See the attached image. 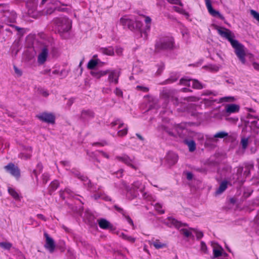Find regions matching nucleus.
Returning <instances> with one entry per match:
<instances>
[{
  "label": "nucleus",
  "instance_id": "obj_1",
  "mask_svg": "<svg viewBox=\"0 0 259 259\" xmlns=\"http://www.w3.org/2000/svg\"><path fill=\"white\" fill-rule=\"evenodd\" d=\"M157 49H174L177 47L174 38L170 35L159 36L155 41Z\"/></svg>",
  "mask_w": 259,
  "mask_h": 259
},
{
  "label": "nucleus",
  "instance_id": "obj_2",
  "mask_svg": "<svg viewBox=\"0 0 259 259\" xmlns=\"http://www.w3.org/2000/svg\"><path fill=\"white\" fill-rule=\"evenodd\" d=\"M54 23L55 29L60 34L68 32L71 28V21L66 17L57 18Z\"/></svg>",
  "mask_w": 259,
  "mask_h": 259
},
{
  "label": "nucleus",
  "instance_id": "obj_3",
  "mask_svg": "<svg viewBox=\"0 0 259 259\" xmlns=\"http://www.w3.org/2000/svg\"><path fill=\"white\" fill-rule=\"evenodd\" d=\"M27 49H48L51 46L50 41L46 40L37 41L35 40L33 36L28 35L26 39Z\"/></svg>",
  "mask_w": 259,
  "mask_h": 259
},
{
  "label": "nucleus",
  "instance_id": "obj_4",
  "mask_svg": "<svg viewBox=\"0 0 259 259\" xmlns=\"http://www.w3.org/2000/svg\"><path fill=\"white\" fill-rule=\"evenodd\" d=\"M115 159L118 161L123 162L127 166H130L135 170L138 169V167L134 164V159L130 158L127 155L123 154L121 156H116Z\"/></svg>",
  "mask_w": 259,
  "mask_h": 259
},
{
  "label": "nucleus",
  "instance_id": "obj_5",
  "mask_svg": "<svg viewBox=\"0 0 259 259\" xmlns=\"http://www.w3.org/2000/svg\"><path fill=\"white\" fill-rule=\"evenodd\" d=\"M5 169L9 172L11 175L19 179L20 177V170L18 166L12 162L8 163L4 167Z\"/></svg>",
  "mask_w": 259,
  "mask_h": 259
},
{
  "label": "nucleus",
  "instance_id": "obj_6",
  "mask_svg": "<svg viewBox=\"0 0 259 259\" xmlns=\"http://www.w3.org/2000/svg\"><path fill=\"white\" fill-rule=\"evenodd\" d=\"M36 117L41 121L51 124H54L55 122V116L52 113L42 112Z\"/></svg>",
  "mask_w": 259,
  "mask_h": 259
},
{
  "label": "nucleus",
  "instance_id": "obj_7",
  "mask_svg": "<svg viewBox=\"0 0 259 259\" xmlns=\"http://www.w3.org/2000/svg\"><path fill=\"white\" fill-rule=\"evenodd\" d=\"M44 236L46 238V243L44 245L45 248L48 250L50 253L54 252L56 247L54 239L46 232L44 233Z\"/></svg>",
  "mask_w": 259,
  "mask_h": 259
},
{
  "label": "nucleus",
  "instance_id": "obj_8",
  "mask_svg": "<svg viewBox=\"0 0 259 259\" xmlns=\"http://www.w3.org/2000/svg\"><path fill=\"white\" fill-rule=\"evenodd\" d=\"M205 5L209 13L213 17H217L224 20L225 17L218 11L213 9L210 0H205Z\"/></svg>",
  "mask_w": 259,
  "mask_h": 259
},
{
  "label": "nucleus",
  "instance_id": "obj_9",
  "mask_svg": "<svg viewBox=\"0 0 259 259\" xmlns=\"http://www.w3.org/2000/svg\"><path fill=\"white\" fill-rule=\"evenodd\" d=\"M108 81L110 84H117L118 83L119 73L115 70H109Z\"/></svg>",
  "mask_w": 259,
  "mask_h": 259
},
{
  "label": "nucleus",
  "instance_id": "obj_10",
  "mask_svg": "<svg viewBox=\"0 0 259 259\" xmlns=\"http://www.w3.org/2000/svg\"><path fill=\"white\" fill-rule=\"evenodd\" d=\"M240 106L235 104H227L225 106V112L227 115L239 112Z\"/></svg>",
  "mask_w": 259,
  "mask_h": 259
},
{
  "label": "nucleus",
  "instance_id": "obj_11",
  "mask_svg": "<svg viewBox=\"0 0 259 259\" xmlns=\"http://www.w3.org/2000/svg\"><path fill=\"white\" fill-rule=\"evenodd\" d=\"M98 223L99 227L104 230L110 229L112 230L113 226L108 221L105 219H98Z\"/></svg>",
  "mask_w": 259,
  "mask_h": 259
},
{
  "label": "nucleus",
  "instance_id": "obj_12",
  "mask_svg": "<svg viewBox=\"0 0 259 259\" xmlns=\"http://www.w3.org/2000/svg\"><path fill=\"white\" fill-rule=\"evenodd\" d=\"M134 20L128 16H125L120 19V23L124 27L127 26L128 28L132 29L133 26Z\"/></svg>",
  "mask_w": 259,
  "mask_h": 259
},
{
  "label": "nucleus",
  "instance_id": "obj_13",
  "mask_svg": "<svg viewBox=\"0 0 259 259\" xmlns=\"http://www.w3.org/2000/svg\"><path fill=\"white\" fill-rule=\"evenodd\" d=\"M216 29L220 35L227 39L232 35L231 31L227 28L217 26Z\"/></svg>",
  "mask_w": 259,
  "mask_h": 259
},
{
  "label": "nucleus",
  "instance_id": "obj_14",
  "mask_svg": "<svg viewBox=\"0 0 259 259\" xmlns=\"http://www.w3.org/2000/svg\"><path fill=\"white\" fill-rule=\"evenodd\" d=\"M109 72V70H93L91 71L90 73L91 75L96 78V79H100L103 76H104L106 75Z\"/></svg>",
  "mask_w": 259,
  "mask_h": 259
},
{
  "label": "nucleus",
  "instance_id": "obj_15",
  "mask_svg": "<svg viewBox=\"0 0 259 259\" xmlns=\"http://www.w3.org/2000/svg\"><path fill=\"white\" fill-rule=\"evenodd\" d=\"M95 114L91 110H83L81 112L80 118L83 120L93 118L94 117Z\"/></svg>",
  "mask_w": 259,
  "mask_h": 259
},
{
  "label": "nucleus",
  "instance_id": "obj_16",
  "mask_svg": "<svg viewBox=\"0 0 259 259\" xmlns=\"http://www.w3.org/2000/svg\"><path fill=\"white\" fill-rule=\"evenodd\" d=\"M42 50V52L38 55L37 57V62L40 65L43 64L46 62L48 56V50Z\"/></svg>",
  "mask_w": 259,
  "mask_h": 259
},
{
  "label": "nucleus",
  "instance_id": "obj_17",
  "mask_svg": "<svg viewBox=\"0 0 259 259\" xmlns=\"http://www.w3.org/2000/svg\"><path fill=\"white\" fill-rule=\"evenodd\" d=\"M167 160L170 164H175L178 160V156L175 153L169 152L167 155Z\"/></svg>",
  "mask_w": 259,
  "mask_h": 259
},
{
  "label": "nucleus",
  "instance_id": "obj_18",
  "mask_svg": "<svg viewBox=\"0 0 259 259\" xmlns=\"http://www.w3.org/2000/svg\"><path fill=\"white\" fill-rule=\"evenodd\" d=\"M152 244L157 249H159L167 247V245L166 243L162 242L159 239H155L153 241Z\"/></svg>",
  "mask_w": 259,
  "mask_h": 259
},
{
  "label": "nucleus",
  "instance_id": "obj_19",
  "mask_svg": "<svg viewBox=\"0 0 259 259\" xmlns=\"http://www.w3.org/2000/svg\"><path fill=\"white\" fill-rule=\"evenodd\" d=\"M235 54L242 64L245 63L244 50H235Z\"/></svg>",
  "mask_w": 259,
  "mask_h": 259
},
{
  "label": "nucleus",
  "instance_id": "obj_20",
  "mask_svg": "<svg viewBox=\"0 0 259 259\" xmlns=\"http://www.w3.org/2000/svg\"><path fill=\"white\" fill-rule=\"evenodd\" d=\"M234 36L232 35L228 40L231 43L234 49H242V47L239 42L233 38Z\"/></svg>",
  "mask_w": 259,
  "mask_h": 259
},
{
  "label": "nucleus",
  "instance_id": "obj_21",
  "mask_svg": "<svg viewBox=\"0 0 259 259\" xmlns=\"http://www.w3.org/2000/svg\"><path fill=\"white\" fill-rule=\"evenodd\" d=\"M162 96L165 99L170 100L171 98H174V92L170 90H163L162 93Z\"/></svg>",
  "mask_w": 259,
  "mask_h": 259
},
{
  "label": "nucleus",
  "instance_id": "obj_22",
  "mask_svg": "<svg viewBox=\"0 0 259 259\" xmlns=\"http://www.w3.org/2000/svg\"><path fill=\"white\" fill-rule=\"evenodd\" d=\"M59 185L60 184L58 180H54L52 181L49 186V192L51 193L55 191L59 187Z\"/></svg>",
  "mask_w": 259,
  "mask_h": 259
},
{
  "label": "nucleus",
  "instance_id": "obj_23",
  "mask_svg": "<svg viewBox=\"0 0 259 259\" xmlns=\"http://www.w3.org/2000/svg\"><path fill=\"white\" fill-rule=\"evenodd\" d=\"M228 182L226 181L222 182L216 191V194H220L223 193L227 188Z\"/></svg>",
  "mask_w": 259,
  "mask_h": 259
},
{
  "label": "nucleus",
  "instance_id": "obj_24",
  "mask_svg": "<svg viewBox=\"0 0 259 259\" xmlns=\"http://www.w3.org/2000/svg\"><path fill=\"white\" fill-rule=\"evenodd\" d=\"M192 88L196 90H201L204 88L203 85L197 79H192Z\"/></svg>",
  "mask_w": 259,
  "mask_h": 259
},
{
  "label": "nucleus",
  "instance_id": "obj_25",
  "mask_svg": "<svg viewBox=\"0 0 259 259\" xmlns=\"http://www.w3.org/2000/svg\"><path fill=\"white\" fill-rule=\"evenodd\" d=\"M223 249L221 246L214 247L213 249V255L214 258L218 257L222 255Z\"/></svg>",
  "mask_w": 259,
  "mask_h": 259
},
{
  "label": "nucleus",
  "instance_id": "obj_26",
  "mask_svg": "<svg viewBox=\"0 0 259 259\" xmlns=\"http://www.w3.org/2000/svg\"><path fill=\"white\" fill-rule=\"evenodd\" d=\"M8 192L9 194L13 197L14 199L16 200L20 199V197L19 194L16 191V190L12 188L9 187L8 188Z\"/></svg>",
  "mask_w": 259,
  "mask_h": 259
},
{
  "label": "nucleus",
  "instance_id": "obj_27",
  "mask_svg": "<svg viewBox=\"0 0 259 259\" xmlns=\"http://www.w3.org/2000/svg\"><path fill=\"white\" fill-rule=\"evenodd\" d=\"M120 236L124 240L130 242V243H134L135 241H136V238L131 236H128L123 233H122L120 235Z\"/></svg>",
  "mask_w": 259,
  "mask_h": 259
},
{
  "label": "nucleus",
  "instance_id": "obj_28",
  "mask_svg": "<svg viewBox=\"0 0 259 259\" xmlns=\"http://www.w3.org/2000/svg\"><path fill=\"white\" fill-rule=\"evenodd\" d=\"M185 143L188 145L190 152H193L195 150L196 144L193 140L186 141Z\"/></svg>",
  "mask_w": 259,
  "mask_h": 259
},
{
  "label": "nucleus",
  "instance_id": "obj_29",
  "mask_svg": "<svg viewBox=\"0 0 259 259\" xmlns=\"http://www.w3.org/2000/svg\"><path fill=\"white\" fill-rule=\"evenodd\" d=\"M98 64V61L95 59H91L88 63L87 67L89 69H94Z\"/></svg>",
  "mask_w": 259,
  "mask_h": 259
},
{
  "label": "nucleus",
  "instance_id": "obj_30",
  "mask_svg": "<svg viewBox=\"0 0 259 259\" xmlns=\"http://www.w3.org/2000/svg\"><path fill=\"white\" fill-rule=\"evenodd\" d=\"M167 220L171 224L176 227H180L181 226V223L172 217H168Z\"/></svg>",
  "mask_w": 259,
  "mask_h": 259
},
{
  "label": "nucleus",
  "instance_id": "obj_31",
  "mask_svg": "<svg viewBox=\"0 0 259 259\" xmlns=\"http://www.w3.org/2000/svg\"><path fill=\"white\" fill-rule=\"evenodd\" d=\"M128 132V127L127 125L122 130H119L117 133V136L119 137H123L125 136Z\"/></svg>",
  "mask_w": 259,
  "mask_h": 259
},
{
  "label": "nucleus",
  "instance_id": "obj_32",
  "mask_svg": "<svg viewBox=\"0 0 259 259\" xmlns=\"http://www.w3.org/2000/svg\"><path fill=\"white\" fill-rule=\"evenodd\" d=\"M190 81H192V79H188L187 78H182L180 80L179 84L180 85L190 87Z\"/></svg>",
  "mask_w": 259,
  "mask_h": 259
},
{
  "label": "nucleus",
  "instance_id": "obj_33",
  "mask_svg": "<svg viewBox=\"0 0 259 259\" xmlns=\"http://www.w3.org/2000/svg\"><path fill=\"white\" fill-rule=\"evenodd\" d=\"M141 17L144 18V21L146 25V27L148 29L150 28L151 23V19L149 16H145L143 15H141Z\"/></svg>",
  "mask_w": 259,
  "mask_h": 259
},
{
  "label": "nucleus",
  "instance_id": "obj_34",
  "mask_svg": "<svg viewBox=\"0 0 259 259\" xmlns=\"http://www.w3.org/2000/svg\"><path fill=\"white\" fill-rule=\"evenodd\" d=\"M0 246L4 249L10 250L12 247V244L8 242H0Z\"/></svg>",
  "mask_w": 259,
  "mask_h": 259
},
{
  "label": "nucleus",
  "instance_id": "obj_35",
  "mask_svg": "<svg viewBox=\"0 0 259 259\" xmlns=\"http://www.w3.org/2000/svg\"><path fill=\"white\" fill-rule=\"evenodd\" d=\"M156 211L159 214H163L164 210L162 209V206L161 204L157 203L154 205Z\"/></svg>",
  "mask_w": 259,
  "mask_h": 259
},
{
  "label": "nucleus",
  "instance_id": "obj_36",
  "mask_svg": "<svg viewBox=\"0 0 259 259\" xmlns=\"http://www.w3.org/2000/svg\"><path fill=\"white\" fill-rule=\"evenodd\" d=\"M173 9L177 12H178L181 14L188 16V13L181 7L174 6V7H173Z\"/></svg>",
  "mask_w": 259,
  "mask_h": 259
},
{
  "label": "nucleus",
  "instance_id": "obj_37",
  "mask_svg": "<svg viewBox=\"0 0 259 259\" xmlns=\"http://www.w3.org/2000/svg\"><path fill=\"white\" fill-rule=\"evenodd\" d=\"M228 136V134L225 132H220L216 133L214 135V137L216 138H224Z\"/></svg>",
  "mask_w": 259,
  "mask_h": 259
},
{
  "label": "nucleus",
  "instance_id": "obj_38",
  "mask_svg": "<svg viewBox=\"0 0 259 259\" xmlns=\"http://www.w3.org/2000/svg\"><path fill=\"white\" fill-rule=\"evenodd\" d=\"M31 157V153H25L24 152L20 153L18 155V157L19 158H21L22 159H28L30 158Z\"/></svg>",
  "mask_w": 259,
  "mask_h": 259
},
{
  "label": "nucleus",
  "instance_id": "obj_39",
  "mask_svg": "<svg viewBox=\"0 0 259 259\" xmlns=\"http://www.w3.org/2000/svg\"><path fill=\"white\" fill-rule=\"evenodd\" d=\"M250 13L252 17L259 23V13L253 10H250Z\"/></svg>",
  "mask_w": 259,
  "mask_h": 259
},
{
  "label": "nucleus",
  "instance_id": "obj_40",
  "mask_svg": "<svg viewBox=\"0 0 259 259\" xmlns=\"http://www.w3.org/2000/svg\"><path fill=\"white\" fill-rule=\"evenodd\" d=\"M199 98L195 96H189L184 98V100L187 102H197L198 101Z\"/></svg>",
  "mask_w": 259,
  "mask_h": 259
},
{
  "label": "nucleus",
  "instance_id": "obj_41",
  "mask_svg": "<svg viewBox=\"0 0 259 259\" xmlns=\"http://www.w3.org/2000/svg\"><path fill=\"white\" fill-rule=\"evenodd\" d=\"M41 178L42 183L45 185L50 180V175L48 173L45 172L42 174Z\"/></svg>",
  "mask_w": 259,
  "mask_h": 259
},
{
  "label": "nucleus",
  "instance_id": "obj_42",
  "mask_svg": "<svg viewBox=\"0 0 259 259\" xmlns=\"http://www.w3.org/2000/svg\"><path fill=\"white\" fill-rule=\"evenodd\" d=\"M248 143V140L247 138H242L241 140V144L242 148L243 150L246 149Z\"/></svg>",
  "mask_w": 259,
  "mask_h": 259
},
{
  "label": "nucleus",
  "instance_id": "obj_43",
  "mask_svg": "<svg viewBox=\"0 0 259 259\" xmlns=\"http://www.w3.org/2000/svg\"><path fill=\"white\" fill-rule=\"evenodd\" d=\"M181 232L186 237H189L192 235V233L187 229H182Z\"/></svg>",
  "mask_w": 259,
  "mask_h": 259
},
{
  "label": "nucleus",
  "instance_id": "obj_44",
  "mask_svg": "<svg viewBox=\"0 0 259 259\" xmlns=\"http://www.w3.org/2000/svg\"><path fill=\"white\" fill-rule=\"evenodd\" d=\"M113 207L117 211L122 214L123 216L125 215V211L122 208L117 205H114Z\"/></svg>",
  "mask_w": 259,
  "mask_h": 259
},
{
  "label": "nucleus",
  "instance_id": "obj_45",
  "mask_svg": "<svg viewBox=\"0 0 259 259\" xmlns=\"http://www.w3.org/2000/svg\"><path fill=\"white\" fill-rule=\"evenodd\" d=\"M234 100V98L233 97H225L221 98L220 101L221 102H231Z\"/></svg>",
  "mask_w": 259,
  "mask_h": 259
},
{
  "label": "nucleus",
  "instance_id": "obj_46",
  "mask_svg": "<svg viewBox=\"0 0 259 259\" xmlns=\"http://www.w3.org/2000/svg\"><path fill=\"white\" fill-rule=\"evenodd\" d=\"M201 250L205 253H207V247L204 242L201 241L200 243Z\"/></svg>",
  "mask_w": 259,
  "mask_h": 259
},
{
  "label": "nucleus",
  "instance_id": "obj_47",
  "mask_svg": "<svg viewBox=\"0 0 259 259\" xmlns=\"http://www.w3.org/2000/svg\"><path fill=\"white\" fill-rule=\"evenodd\" d=\"M136 89L139 91H141L144 93H147L149 91V88L147 87L141 86V85H137L136 87Z\"/></svg>",
  "mask_w": 259,
  "mask_h": 259
},
{
  "label": "nucleus",
  "instance_id": "obj_48",
  "mask_svg": "<svg viewBox=\"0 0 259 259\" xmlns=\"http://www.w3.org/2000/svg\"><path fill=\"white\" fill-rule=\"evenodd\" d=\"M114 93L117 96L122 97L123 92L120 89L116 88L114 91Z\"/></svg>",
  "mask_w": 259,
  "mask_h": 259
},
{
  "label": "nucleus",
  "instance_id": "obj_49",
  "mask_svg": "<svg viewBox=\"0 0 259 259\" xmlns=\"http://www.w3.org/2000/svg\"><path fill=\"white\" fill-rule=\"evenodd\" d=\"M76 177L82 181L86 182L88 180V178L86 176L81 175L80 174H76Z\"/></svg>",
  "mask_w": 259,
  "mask_h": 259
},
{
  "label": "nucleus",
  "instance_id": "obj_50",
  "mask_svg": "<svg viewBox=\"0 0 259 259\" xmlns=\"http://www.w3.org/2000/svg\"><path fill=\"white\" fill-rule=\"evenodd\" d=\"M178 78L176 77H170L164 81V84H168L174 82L177 80Z\"/></svg>",
  "mask_w": 259,
  "mask_h": 259
},
{
  "label": "nucleus",
  "instance_id": "obj_51",
  "mask_svg": "<svg viewBox=\"0 0 259 259\" xmlns=\"http://www.w3.org/2000/svg\"><path fill=\"white\" fill-rule=\"evenodd\" d=\"M103 53L109 56H113L114 54V50H102Z\"/></svg>",
  "mask_w": 259,
  "mask_h": 259
},
{
  "label": "nucleus",
  "instance_id": "obj_52",
  "mask_svg": "<svg viewBox=\"0 0 259 259\" xmlns=\"http://www.w3.org/2000/svg\"><path fill=\"white\" fill-rule=\"evenodd\" d=\"M124 217H125L126 221L128 223V224H130L133 227V228L134 229L135 225H134V222H133V220H132V219L130 217L129 215H125Z\"/></svg>",
  "mask_w": 259,
  "mask_h": 259
},
{
  "label": "nucleus",
  "instance_id": "obj_53",
  "mask_svg": "<svg viewBox=\"0 0 259 259\" xmlns=\"http://www.w3.org/2000/svg\"><path fill=\"white\" fill-rule=\"evenodd\" d=\"M107 145V143L106 141H103L102 142H95L92 144L93 146H98L103 147Z\"/></svg>",
  "mask_w": 259,
  "mask_h": 259
},
{
  "label": "nucleus",
  "instance_id": "obj_54",
  "mask_svg": "<svg viewBox=\"0 0 259 259\" xmlns=\"http://www.w3.org/2000/svg\"><path fill=\"white\" fill-rule=\"evenodd\" d=\"M167 2L172 4L179 5L181 6H183V4L181 3L180 0H167Z\"/></svg>",
  "mask_w": 259,
  "mask_h": 259
},
{
  "label": "nucleus",
  "instance_id": "obj_55",
  "mask_svg": "<svg viewBox=\"0 0 259 259\" xmlns=\"http://www.w3.org/2000/svg\"><path fill=\"white\" fill-rule=\"evenodd\" d=\"M64 193H66L68 194H69V195L71 196H73V195H74V192L69 188H66L64 191H63Z\"/></svg>",
  "mask_w": 259,
  "mask_h": 259
},
{
  "label": "nucleus",
  "instance_id": "obj_56",
  "mask_svg": "<svg viewBox=\"0 0 259 259\" xmlns=\"http://www.w3.org/2000/svg\"><path fill=\"white\" fill-rule=\"evenodd\" d=\"M196 236L197 239H200L203 236V233L202 232L200 231H196Z\"/></svg>",
  "mask_w": 259,
  "mask_h": 259
},
{
  "label": "nucleus",
  "instance_id": "obj_57",
  "mask_svg": "<svg viewBox=\"0 0 259 259\" xmlns=\"http://www.w3.org/2000/svg\"><path fill=\"white\" fill-rule=\"evenodd\" d=\"M14 69L16 74L19 76H21L22 74V71L19 69L16 66H14Z\"/></svg>",
  "mask_w": 259,
  "mask_h": 259
},
{
  "label": "nucleus",
  "instance_id": "obj_58",
  "mask_svg": "<svg viewBox=\"0 0 259 259\" xmlns=\"http://www.w3.org/2000/svg\"><path fill=\"white\" fill-rule=\"evenodd\" d=\"M119 121H120V119H116V120H115L114 121H112L110 123L111 126L112 127H114L115 125H117L119 123Z\"/></svg>",
  "mask_w": 259,
  "mask_h": 259
},
{
  "label": "nucleus",
  "instance_id": "obj_59",
  "mask_svg": "<svg viewBox=\"0 0 259 259\" xmlns=\"http://www.w3.org/2000/svg\"><path fill=\"white\" fill-rule=\"evenodd\" d=\"M111 92V90L110 88H103L102 89V92L104 94H109Z\"/></svg>",
  "mask_w": 259,
  "mask_h": 259
},
{
  "label": "nucleus",
  "instance_id": "obj_60",
  "mask_svg": "<svg viewBox=\"0 0 259 259\" xmlns=\"http://www.w3.org/2000/svg\"><path fill=\"white\" fill-rule=\"evenodd\" d=\"M36 217L38 219H40L44 221H47V219L46 218V217L42 214H37L36 215Z\"/></svg>",
  "mask_w": 259,
  "mask_h": 259
},
{
  "label": "nucleus",
  "instance_id": "obj_61",
  "mask_svg": "<svg viewBox=\"0 0 259 259\" xmlns=\"http://www.w3.org/2000/svg\"><path fill=\"white\" fill-rule=\"evenodd\" d=\"M187 179L188 180H191L193 179V175L191 172H187L186 174Z\"/></svg>",
  "mask_w": 259,
  "mask_h": 259
},
{
  "label": "nucleus",
  "instance_id": "obj_62",
  "mask_svg": "<svg viewBox=\"0 0 259 259\" xmlns=\"http://www.w3.org/2000/svg\"><path fill=\"white\" fill-rule=\"evenodd\" d=\"M37 168L39 170V173H40L42 171V168H43V166H42V164L41 163H38L37 164Z\"/></svg>",
  "mask_w": 259,
  "mask_h": 259
},
{
  "label": "nucleus",
  "instance_id": "obj_63",
  "mask_svg": "<svg viewBox=\"0 0 259 259\" xmlns=\"http://www.w3.org/2000/svg\"><path fill=\"white\" fill-rule=\"evenodd\" d=\"M172 102H174V104L176 105V106H177L178 105V99L177 97H174V98H171L170 99Z\"/></svg>",
  "mask_w": 259,
  "mask_h": 259
},
{
  "label": "nucleus",
  "instance_id": "obj_64",
  "mask_svg": "<svg viewBox=\"0 0 259 259\" xmlns=\"http://www.w3.org/2000/svg\"><path fill=\"white\" fill-rule=\"evenodd\" d=\"M252 65H253V68L255 70L259 71V64L258 63L254 62V63H253Z\"/></svg>",
  "mask_w": 259,
  "mask_h": 259
}]
</instances>
